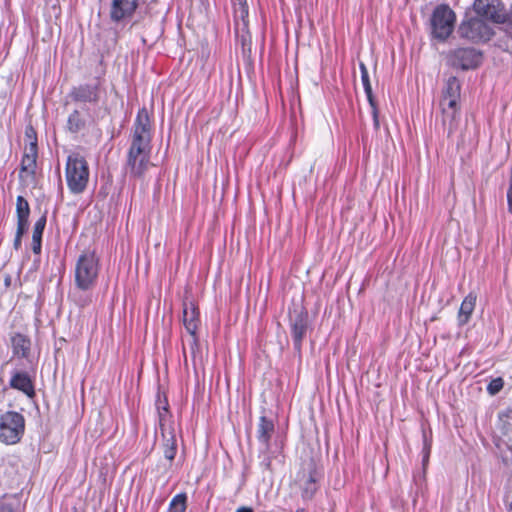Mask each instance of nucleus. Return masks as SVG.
Masks as SVG:
<instances>
[{"mask_svg":"<svg viewBox=\"0 0 512 512\" xmlns=\"http://www.w3.org/2000/svg\"><path fill=\"white\" fill-rule=\"evenodd\" d=\"M150 143V117L147 109L138 111L130 158L133 156L132 172L141 175L149 165L148 148Z\"/></svg>","mask_w":512,"mask_h":512,"instance_id":"obj_1","label":"nucleus"},{"mask_svg":"<svg viewBox=\"0 0 512 512\" xmlns=\"http://www.w3.org/2000/svg\"><path fill=\"white\" fill-rule=\"evenodd\" d=\"M99 274V258L93 251L83 252L75 265V283L81 290H89L97 282Z\"/></svg>","mask_w":512,"mask_h":512,"instance_id":"obj_2","label":"nucleus"},{"mask_svg":"<svg viewBox=\"0 0 512 512\" xmlns=\"http://www.w3.org/2000/svg\"><path fill=\"white\" fill-rule=\"evenodd\" d=\"M65 177L69 190L74 194L82 193L88 184L89 168L83 156L77 153L67 158Z\"/></svg>","mask_w":512,"mask_h":512,"instance_id":"obj_3","label":"nucleus"},{"mask_svg":"<svg viewBox=\"0 0 512 512\" xmlns=\"http://www.w3.org/2000/svg\"><path fill=\"white\" fill-rule=\"evenodd\" d=\"M455 20V13L448 5H438L431 16L432 35L439 40L447 39L453 31Z\"/></svg>","mask_w":512,"mask_h":512,"instance_id":"obj_4","label":"nucleus"},{"mask_svg":"<svg viewBox=\"0 0 512 512\" xmlns=\"http://www.w3.org/2000/svg\"><path fill=\"white\" fill-rule=\"evenodd\" d=\"M24 432V418L20 413L9 411L0 416V441L17 443Z\"/></svg>","mask_w":512,"mask_h":512,"instance_id":"obj_5","label":"nucleus"},{"mask_svg":"<svg viewBox=\"0 0 512 512\" xmlns=\"http://www.w3.org/2000/svg\"><path fill=\"white\" fill-rule=\"evenodd\" d=\"M482 17L464 20L459 26V34L473 42L488 41L493 35L492 27Z\"/></svg>","mask_w":512,"mask_h":512,"instance_id":"obj_6","label":"nucleus"},{"mask_svg":"<svg viewBox=\"0 0 512 512\" xmlns=\"http://www.w3.org/2000/svg\"><path fill=\"white\" fill-rule=\"evenodd\" d=\"M482 61V54L474 48H459L449 55V63L463 70L476 68Z\"/></svg>","mask_w":512,"mask_h":512,"instance_id":"obj_7","label":"nucleus"},{"mask_svg":"<svg viewBox=\"0 0 512 512\" xmlns=\"http://www.w3.org/2000/svg\"><path fill=\"white\" fill-rule=\"evenodd\" d=\"M499 6V0H475L473 4L474 11L478 16L494 23H503L506 17Z\"/></svg>","mask_w":512,"mask_h":512,"instance_id":"obj_8","label":"nucleus"},{"mask_svg":"<svg viewBox=\"0 0 512 512\" xmlns=\"http://www.w3.org/2000/svg\"><path fill=\"white\" fill-rule=\"evenodd\" d=\"M183 323L187 332L195 335L199 323V312L193 302L184 303Z\"/></svg>","mask_w":512,"mask_h":512,"instance_id":"obj_9","label":"nucleus"},{"mask_svg":"<svg viewBox=\"0 0 512 512\" xmlns=\"http://www.w3.org/2000/svg\"><path fill=\"white\" fill-rule=\"evenodd\" d=\"M307 329V314L306 313H299L297 316L293 319L291 324V333L292 338L294 341V345L297 349L301 347L302 340L305 336Z\"/></svg>","mask_w":512,"mask_h":512,"instance_id":"obj_10","label":"nucleus"},{"mask_svg":"<svg viewBox=\"0 0 512 512\" xmlns=\"http://www.w3.org/2000/svg\"><path fill=\"white\" fill-rule=\"evenodd\" d=\"M10 386L14 389L22 391L28 397H33L35 394L32 380L27 373L16 372L10 380Z\"/></svg>","mask_w":512,"mask_h":512,"instance_id":"obj_11","label":"nucleus"},{"mask_svg":"<svg viewBox=\"0 0 512 512\" xmlns=\"http://www.w3.org/2000/svg\"><path fill=\"white\" fill-rule=\"evenodd\" d=\"M476 295L473 293H469L461 303L459 312H458V323L459 325H465L468 323L475 305H476Z\"/></svg>","mask_w":512,"mask_h":512,"instance_id":"obj_12","label":"nucleus"},{"mask_svg":"<svg viewBox=\"0 0 512 512\" xmlns=\"http://www.w3.org/2000/svg\"><path fill=\"white\" fill-rule=\"evenodd\" d=\"M274 431V423L265 416H261L258 424L257 437L265 446L269 445L272 433Z\"/></svg>","mask_w":512,"mask_h":512,"instance_id":"obj_13","label":"nucleus"},{"mask_svg":"<svg viewBox=\"0 0 512 512\" xmlns=\"http://www.w3.org/2000/svg\"><path fill=\"white\" fill-rule=\"evenodd\" d=\"M46 225V216H41L34 224L32 235V250L40 254L42 247V235Z\"/></svg>","mask_w":512,"mask_h":512,"instance_id":"obj_14","label":"nucleus"},{"mask_svg":"<svg viewBox=\"0 0 512 512\" xmlns=\"http://www.w3.org/2000/svg\"><path fill=\"white\" fill-rule=\"evenodd\" d=\"M73 97L77 101L91 102L97 99V88L96 86L83 85L75 88L73 91Z\"/></svg>","mask_w":512,"mask_h":512,"instance_id":"obj_15","label":"nucleus"},{"mask_svg":"<svg viewBox=\"0 0 512 512\" xmlns=\"http://www.w3.org/2000/svg\"><path fill=\"white\" fill-rule=\"evenodd\" d=\"M13 353L20 357H26L30 349V341L22 334H15L11 338Z\"/></svg>","mask_w":512,"mask_h":512,"instance_id":"obj_16","label":"nucleus"},{"mask_svg":"<svg viewBox=\"0 0 512 512\" xmlns=\"http://www.w3.org/2000/svg\"><path fill=\"white\" fill-rule=\"evenodd\" d=\"M318 489V476L315 471L310 472L308 478L302 484V496L311 499Z\"/></svg>","mask_w":512,"mask_h":512,"instance_id":"obj_17","label":"nucleus"},{"mask_svg":"<svg viewBox=\"0 0 512 512\" xmlns=\"http://www.w3.org/2000/svg\"><path fill=\"white\" fill-rule=\"evenodd\" d=\"M461 86L456 77H449L443 89L442 98L460 99Z\"/></svg>","mask_w":512,"mask_h":512,"instance_id":"obj_18","label":"nucleus"},{"mask_svg":"<svg viewBox=\"0 0 512 512\" xmlns=\"http://www.w3.org/2000/svg\"><path fill=\"white\" fill-rule=\"evenodd\" d=\"M443 115V124L447 126L448 134H452L458 126V122L460 119L459 109H451L442 111Z\"/></svg>","mask_w":512,"mask_h":512,"instance_id":"obj_19","label":"nucleus"},{"mask_svg":"<svg viewBox=\"0 0 512 512\" xmlns=\"http://www.w3.org/2000/svg\"><path fill=\"white\" fill-rule=\"evenodd\" d=\"M158 416H159V427L160 431L163 437H166V433H170L174 431L171 421H170V415L169 410L167 408V405L161 407H158Z\"/></svg>","mask_w":512,"mask_h":512,"instance_id":"obj_20","label":"nucleus"},{"mask_svg":"<svg viewBox=\"0 0 512 512\" xmlns=\"http://www.w3.org/2000/svg\"><path fill=\"white\" fill-rule=\"evenodd\" d=\"M128 12V0H113L111 7V18L120 21L125 18Z\"/></svg>","mask_w":512,"mask_h":512,"instance_id":"obj_21","label":"nucleus"},{"mask_svg":"<svg viewBox=\"0 0 512 512\" xmlns=\"http://www.w3.org/2000/svg\"><path fill=\"white\" fill-rule=\"evenodd\" d=\"M163 438L165 440L164 450H163L164 457L167 460L172 461L175 458L176 450H177L174 431H172L170 433H166V437H163Z\"/></svg>","mask_w":512,"mask_h":512,"instance_id":"obj_22","label":"nucleus"},{"mask_svg":"<svg viewBox=\"0 0 512 512\" xmlns=\"http://www.w3.org/2000/svg\"><path fill=\"white\" fill-rule=\"evenodd\" d=\"M359 68L361 72V82L367 97L369 104H373V93L372 87L369 79V74L366 65L363 62L359 63Z\"/></svg>","mask_w":512,"mask_h":512,"instance_id":"obj_23","label":"nucleus"},{"mask_svg":"<svg viewBox=\"0 0 512 512\" xmlns=\"http://www.w3.org/2000/svg\"><path fill=\"white\" fill-rule=\"evenodd\" d=\"M234 16L236 20H242L246 26V19L248 18V5L246 0H233Z\"/></svg>","mask_w":512,"mask_h":512,"instance_id":"obj_24","label":"nucleus"},{"mask_svg":"<svg viewBox=\"0 0 512 512\" xmlns=\"http://www.w3.org/2000/svg\"><path fill=\"white\" fill-rule=\"evenodd\" d=\"M187 496L184 493L175 495L169 504V512H185Z\"/></svg>","mask_w":512,"mask_h":512,"instance_id":"obj_25","label":"nucleus"},{"mask_svg":"<svg viewBox=\"0 0 512 512\" xmlns=\"http://www.w3.org/2000/svg\"><path fill=\"white\" fill-rule=\"evenodd\" d=\"M16 212H17V218H22V220H24V218L29 217V213H30L29 204L26 201V199L22 196L17 197Z\"/></svg>","mask_w":512,"mask_h":512,"instance_id":"obj_26","label":"nucleus"},{"mask_svg":"<svg viewBox=\"0 0 512 512\" xmlns=\"http://www.w3.org/2000/svg\"><path fill=\"white\" fill-rule=\"evenodd\" d=\"M68 128L72 132H77L83 126V121L78 111H74L68 117Z\"/></svg>","mask_w":512,"mask_h":512,"instance_id":"obj_27","label":"nucleus"},{"mask_svg":"<svg viewBox=\"0 0 512 512\" xmlns=\"http://www.w3.org/2000/svg\"><path fill=\"white\" fill-rule=\"evenodd\" d=\"M36 167V159L23 155L21 161V171L33 174Z\"/></svg>","mask_w":512,"mask_h":512,"instance_id":"obj_28","label":"nucleus"},{"mask_svg":"<svg viewBox=\"0 0 512 512\" xmlns=\"http://www.w3.org/2000/svg\"><path fill=\"white\" fill-rule=\"evenodd\" d=\"M504 386V381L502 378L498 377L493 379L487 386V391L490 395H496L499 393Z\"/></svg>","mask_w":512,"mask_h":512,"instance_id":"obj_29","label":"nucleus"},{"mask_svg":"<svg viewBox=\"0 0 512 512\" xmlns=\"http://www.w3.org/2000/svg\"><path fill=\"white\" fill-rule=\"evenodd\" d=\"M440 108L441 111L459 109V99L441 98Z\"/></svg>","mask_w":512,"mask_h":512,"instance_id":"obj_30","label":"nucleus"},{"mask_svg":"<svg viewBox=\"0 0 512 512\" xmlns=\"http://www.w3.org/2000/svg\"><path fill=\"white\" fill-rule=\"evenodd\" d=\"M24 155L37 159V143L36 141H30L29 145L25 147Z\"/></svg>","mask_w":512,"mask_h":512,"instance_id":"obj_31","label":"nucleus"},{"mask_svg":"<svg viewBox=\"0 0 512 512\" xmlns=\"http://www.w3.org/2000/svg\"><path fill=\"white\" fill-rule=\"evenodd\" d=\"M18 219V223H17V234H18V239L21 238V236L23 235V233L26 231L27 229V226H28V218H24V220H22V218H17Z\"/></svg>","mask_w":512,"mask_h":512,"instance_id":"obj_32","label":"nucleus"},{"mask_svg":"<svg viewBox=\"0 0 512 512\" xmlns=\"http://www.w3.org/2000/svg\"><path fill=\"white\" fill-rule=\"evenodd\" d=\"M371 108H372V116H373V123H374V127L375 129H378L379 128V116H378V110H377V107H376V104H375V101L373 100V104H370Z\"/></svg>","mask_w":512,"mask_h":512,"instance_id":"obj_33","label":"nucleus"},{"mask_svg":"<svg viewBox=\"0 0 512 512\" xmlns=\"http://www.w3.org/2000/svg\"><path fill=\"white\" fill-rule=\"evenodd\" d=\"M430 456V444L427 439H424V447H423V464L425 465Z\"/></svg>","mask_w":512,"mask_h":512,"instance_id":"obj_34","label":"nucleus"},{"mask_svg":"<svg viewBox=\"0 0 512 512\" xmlns=\"http://www.w3.org/2000/svg\"><path fill=\"white\" fill-rule=\"evenodd\" d=\"M26 136L30 139V141H36L35 131L32 127L26 129Z\"/></svg>","mask_w":512,"mask_h":512,"instance_id":"obj_35","label":"nucleus"},{"mask_svg":"<svg viewBox=\"0 0 512 512\" xmlns=\"http://www.w3.org/2000/svg\"><path fill=\"white\" fill-rule=\"evenodd\" d=\"M236 512H253V510H252L251 508H249V507H245V506H243V507H239V508L236 510Z\"/></svg>","mask_w":512,"mask_h":512,"instance_id":"obj_36","label":"nucleus"},{"mask_svg":"<svg viewBox=\"0 0 512 512\" xmlns=\"http://www.w3.org/2000/svg\"><path fill=\"white\" fill-rule=\"evenodd\" d=\"M511 196H512V179L510 180V186L507 191V198H511Z\"/></svg>","mask_w":512,"mask_h":512,"instance_id":"obj_37","label":"nucleus"},{"mask_svg":"<svg viewBox=\"0 0 512 512\" xmlns=\"http://www.w3.org/2000/svg\"><path fill=\"white\" fill-rule=\"evenodd\" d=\"M508 202V210L512 213V196L511 198H507Z\"/></svg>","mask_w":512,"mask_h":512,"instance_id":"obj_38","label":"nucleus"},{"mask_svg":"<svg viewBox=\"0 0 512 512\" xmlns=\"http://www.w3.org/2000/svg\"><path fill=\"white\" fill-rule=\"evenodd\" d=\"M508 21L512 25V8L510 9V12L508 14Z\"/></svg>","mask_w":512,"mask_h":512,"instance_id":"obj_39","label":"nucleus"},{"mask_svg":"<svg viewBox=\"0 0 512 512\" xmlns=\"http://www.w3.org/2000/svg\"><path fill=\"white\" fill-rule=\"evenodd\" d=\"M19 243H20V238L18 239V234H16L15 245L17 246Z\"/></svg>","mask_w":512,"mask_h":512,"instance_id":"obj_40","label":"nucleus"},{"mask_svg":"<svg viewBox=\"0 0 512 512\" xmlns=\"http://www.w3.org/2000/svg\"><path fill=\"white\" fill-rule=\"evenodd\" d=\"M135 7H136V5H135L134 3H131V2H130V6H129L130 11H131L132 9H135Z\"/></svg>","mask_w":512,"mask_h":512,"instance_id":"obj_41","label":"nucleus"},{"mask_svg":"<svg viewBox=\"0 0 512 512\" xmlns=\"http://www.w3.org/2000/svg\"><path fill=\"white\" fill-rule=\"evenodd\" d=\"M296 512H307L305 509H297Z\"/></svg>","mask_w":512,"mask_h":512,"instance_id":"obj_42","label":"nucleus"}]
</instances>
